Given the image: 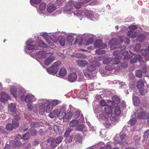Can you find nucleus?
Returning <instances> with one entry per match:
<instances>
[{
    "label": "nucleus",
    "mask_w": 149,
    "mask_h": 149,
    "mask_svg": "<svg viewBox=\"0 0 149 149\" xmlns=\"http://www.w3.org/2000/svg\"><path fill=\"white\" fill-rule=\"evenodd\" d=\"M78 124V122L76 120H72L70 122V127H73L76 126Z\"/></svg>",
    "instance_id": "45"
},
{
    "label": "nucleus",
    "mask_w": 149,
    "mask_h": 149,
    "mask_svg": "<svg viewBox=\"0 0 149 149\" xmlns=\"http://www.w3.org/2000/svg\"><path fill=\"white\" fill-rule=\"evenodd\" d=\"M127 138V136L125 134H123L120 135V139L121 140L120 141H117L118 142L122 145H127L128 144L127 142H125V139Z\"/></svg>",
    "instance_id": "10"
},
{
    "label": "nucleus",
    "mask_w": 149,
    "mask_h": 149,
    "mask_svg": "<svg viewBox=\"0 0 149 149\" xmlns=\"http://www.w3.org/2000/svg\"><path fill=\"white\" fill-rule=\"evenodd\" d=\"M1 97L0 98V101L5 103L7 102L8 99H9L10 96L6 93L3 92L1 93Z\"/></svg>",
    "instance_id": "7"
},
{
    "label": "nucleus",
    "mask_w": 149,
    "mask_h": 149,
    "mask_svg": "<svg viewBox=\"0 0 149 149\" xmlns=\"http://www.w3.org/2000/svg\"><path fill=\"white\" fill-rule=\"evenodd\" d=\"M16 106L15 104L11 103L8 106L9 110L10 112H15L16 111Z\"/></svg>",
    "instance_id": "25"
},
{
    "label": "nucleus",
    "mask_w": 149,
    "mask_h": 149,
    "mask_svg": "<svg viewBox=\"0 0 149 149\" xmlns=\"http://www.w3.org/2000/svg\"><path fill=\"white\" fill-rule=\"evenodd\" d=\"M22 139V137L21 135L19 134H18L15 138L16 141H18Z\"/></svg>",
    "instance_id": "63"
},
{
    "label": "nucleus",
    "mask_w": 149,
    "mask_h": 149,
    "mask_svg": "<svg viewBox=\"0 0 149 149\" xmlns=\"http://www.w3.org/2000/svg\"><path fill=\"white\" fill-rule=\"evenodd\" d=\"M104 124L107 128L109 127L111 125L110 123L108 120H106Z\"/></svg>",
    "instance_id": "61"
},
{
    "label": "nucleus",
    "mask_w": 149,
    "mask_h": 149,
    "mask_svg": "<svg viewBox=\"0 0 149 149\" xmlns=\"http://www.w3.org/2000/svg\"><path fill=\"white\" fill-rule=\"evenodd\" d=\"M104 113L108 114H111L112 113V107L111 106L107 105L104 108Z\"/></svg>",
    "instance_id": "18"
},
{
    "label": "nucleus",
    "mask_w": 149,
    "mask_h": 149,
    "mask_svg": "<svg viewBox=\"0 0 149 149\" xmlns=\"http://www.w3.org/2000/svg\"><path fill=\"white\" fill-rule=\"evenodd\" d=\"M84 13L87 16H90L93 14V12L88 10H85L84 11Z\"/></svg>",
    "instance_id": "36"
},
{
    "label": "nucleus",
    "mask_w": 149,
    "mask_h": 149,
    "mask_svg": "<svg viewBox=\"0 0 149 149\" xmlns=\"http://www.w3.org/2000/svg\"><path fill=\"white\" fill-rule=\"evenodd\" d=\"M33 97L32 95H28L26 96L25 98V101L26 102H28L32 100Z\"/></svg>",
    "instance_id": "42"
},
{
    "label": "nucleus",
    "mask_w": 149,
    "mask_h": 149,
    "mask_svg": "<svg viewBox=\"0 0 149 149\" xmlns=\"http://www.w3.org/2000/svg\"><path fill=\"white\" fill-rule=\"evenodd\" d=\"M46 4L45 3H42L40 5L39 10L41 11L44 10L45 8Z\"/></svg>",
    "instance_id": "54"
},
{
    "label": "nucleus",
    "mask_w": 149,
    "mask_h": 149,
    "mask_svg": "<svg viewBox=\"0 0 149 149\" xmlns=\"http://www.w3.org/2000/svg\"><path fill=\"white\" fill-rule=\"evenodd\" d=\"M93 63L94 64L93 65H94L95 67V68L96 67H99L100 65L99 62L96 60L94 61L93 62Z\"/></svg>",
    "instance_id": "58"
},
{
    "label": "nucleus",
    "mask_w": 149,
    "mask_h": 149,
    "mask_svg": "<svg viewBox=\"0 0 149 149\" xmlns=\"http://www.w3.org/2000/svg\"><path fill=\"white\" fill-rule=\"evenodd\" d=\"M127 36L130 37H136L137 36V34L136 33L130 31H128Z\"/></svg>",
    "instance_id": "33"
},
{
    "label": "nucleus",
    "mask_w": 149,
    "mask_h": 149,
    "mask_svg": "<svg viewBox=\"0 0 149 149\" xmlns=\"http://www.w3.org/2000/svg\"><path fill=\"white\" fill-rule=\"evenodd\" d=\"M134 49L136 51H138L141 48V45L140 44L137 43L133 46Z\"/></svg>",
    "instance_id": "49"
},
{
    "label": "nucleus",
    "mask_w": 149,
    "mask_h": 149,
    "mask_svg": "<svg viewBox=\"0 0 149 149\" xmlns=\"http://www.w3.org/2000/svg\"><path fill=\"white\" fill-rule=\"evenodd\" d=\"M27 48L29 50L35 49H36L37 46L33 45H27Z\"/></svg>",
    "instance_id": "50"
},
{
    "label": "nucleus",
    "mask_w": 149,
    "mask_h": 149,
    "mask_svg": "<svg viewBox=\"0 0 149 149\" xmlns=\"http://www.w3.org/2000/svg\"><path fill=\"white\" fill-rule=\"evenodd\" d=\"M114 113L117 116H119L121 113L120 108L118 106L116 107L114 110Z\"/></svg>",
    "instance_id": "41"
},
{
    "label": "nucleus",
    "mask_w": 149,
    "mask_h": 149,
    "mask_svg": "<svg viewBox=\"0 0 149 149\" xmlns=\"http://www.w3.org/2000/svg\"><path fill=\"white\" fill-rule=\"evenodd\" d=\"M113 55L116 56L114 58H119V60L122 57L121 51L120 50H118L114 51L113 53Z\"/></svg>",
    "instance_id": "24"
},
{
    "label": "nucleus",
    "mask_w": 149,
    "mask_h": 149,
    "mask_svg": "<svg viewBox=\"0 0 149 149\" xmlns=\"http://www.w3.org/2000/svg\"><path fill=\"white\" fill-rule=\"evenodd\" d=\"M45 104H42L39 106V112L40 114H42L45 111Z\"/></svg>",
    "instance_id": "29"
},
{
    "label": "nucleus",
    "mask_w": 149,
    "mask_h": 149,
    "mask_svg": "<svg viewBox=\"0 0 149 149\" xmlns=\"http://www.w3.org/2000/svg\"><path fill=\"white\" fill-rule=\"evenodd\" d=\"M45 40H46L47 42L49 43V47L53 49L55 47V45L53 44L52 43L49 42L48 41V40L49 38L51 40H53L54 42H57V40H54V39L55 38H44Z\"/></svg>",
    "instance_id": "17"
},
{
    "label": "nucleus",
    "mask_w": 149,
    "mask_h": 149,
    "mask_svg": "<svg viewBox=\"0 0 149 149\" xmlns=\"http://www.w3.org/2000/svg\"><path fill=\"white\" fill-rule=\"evenodd\" d=\"M51 54V52L46 53L44 51H39L36 53V55L40 58H44L47 57L49 55Z\"/></svg>",
    "instance_id": "9"
},
{
    "label": "nucleus",
    "mask_w": 149,
    "mask_h": 149,
    "mask_svg": "<svg viewBox=\"0 0 149 149\" xmlns=\"http://www.w3.org/2000/svg\"><path fill=\"white\" fill-rule=\"evenodd\" d=\"M77 79V75L74 72L70 73L68 76V80L70 82H73L76 80Z\"/></svg>",
    "instance_id": "11"
},
{
    "label": "nucleus",
    "mask_w": 149,
    "mask_h": 149,
    "mask_svg": "<svg viewBox=\"0 0 149 149\" xmlns=\"http://www.w3.org/2000/svg\"><path fill=\"white\" fill-rule=\"evenodd\" d=\"M61 62L58 61L54 62L52 65L56 68L58 69V70L59 69L60 65L61 64Z\"/></svg>",
    "instance_id": "37"
},
{
    "label": "nucleus",
    "mask_w": 149,
    "mask_h": 149,
    "mask_svg": "<svg viewBox=\"0 0 149 149\" xmlns=\"http://www.w3.org/2000/svg\"><path fill=\"white\" fill-rule=\"evenodd\" d=\"M84 126L82 124H80L76 127V130L80 131H82Z\"/></svg>",
    "instance_id": "47"
},
{
    "label": "nucleus",
    "mask_w": 149,
    "mask_h": 149,
    "mask_svg": "<svg viewBox=\"0 0 149 149\" xmlns=\"http://www.w3.org/2000/svg\"><path fill=\"white\" fill-rule=\"evenodd\" d=\"M125 43L128 45L130 43V40L128 38H113L109 42L111 49L119 48V50H124L126 48V46L121 47L120 43Z\"/></svg>",
    "instance_id": "1"
},
{
    "label": "nucleus",
    "mask_w": 149,
    "mask_h": 149,
    "mask_svg": "<svg viewBox=\"0 0 149 149\" xmlns=\"http://www.w3.org/2000/svg\"><path fill=\"white\" fill-rule=\"evenodd\" d=\"M114 69V66L113 65V63L107 64L105 67V69L109 71H111Z\"/></svg>",
    "instance_id": "31"
},
{
    "label": "nucleus",
    "mask_w": 149,
    "mask_h": 149,
    "mask_svg": "<svg viewBox=\"0 0 149 149\" xmlns=\"http://www.w3.org/2000/svg\"><path fill=\"white\" fill-rule=\"evenodd\" d=\"M41 36L43 37H50L49 33H43L41 34Z\"/></svg>",
    "instance_id": "60"
},
{
    "label": "nucleus",
    "mask_w": 149,
    "mask_h": 149,
    "mask_svg": "<svg viewBox=\"0 0 149 149\" xmlns=\"http://www.w3.org/2000/svg\"><path fill=\"white\" fill-rule=\"evenodd\" d=\"M136 119L135 118L130 119L129 121V123L131 125L133 126L136 123Z\"/></svg>",
    "instance_id": "57"
},
{
    "label": "nucleus",
    "mask_w": 149,
    "mask_h": 149,
    "mask_svg": "<svg viewBox=\"0 0 149 149\" xmlns=\"http://www.w3.org/2000/svg\"><path fill=\"white\" fill-rule=\"evenodd\" d=\"M36 44L37 46L47 47V45L42 40H37L36 42Z\"/></svg>",
    "instance_id": "26"
},
{
    "label": "nucleus",
    "mask_w": 149,
    "mask_h": 149,
    "mask_svg": "<svg viewBox=\"0 0 149 149\" xmlns=\"http://www.w3.org/2000/svg\"><path fill=\"white\" fill-rule=\"evenodd\" d=\"M85 38H77L74 42V44L78 43L79 45H88L92 43L93 41V38H88V39H85Z\"/></svg>",
    "instance_id": "2"
},
{
    "label": "nucleus",
    "mask_w": 149,
    "mask_h": 149,
    "mask_svg": "<svg viewBox=\"0 0 149 149\" xmlns=\"http://www.w3.org/2000/svg\"><path fill=\"white\" fill-rule=\"evenodd\" d=\"M92 35H90L89 34H84L83 35H77V34L74 33H70L68 35V37H93Z\"/></svg>",
    "instance_id": "8"
},
{
    "label": "nucleus",
    "mask_w": 149,
    "mask_h": 149,
    "mask_svg": "<svg viewBox=\"0 0 149 149\" xmlns=\"http://www.w3.org/2000/svg\"><path fill=\"white\" fill-rule=\"evenodd\" d=\"M14 128L13 125L10 123L8 124L6 127V129L9 131L12 130Z\"/></svg>",
    "instance_id": "52"
},
{
    "label": "nucleus",
    "mask_w": 149,
    "mask_h": 149,
    "mask_svg": "<svg viewBox=\"0 0 149 149\" xmlns=\"http://www.w3.org/2000/svg\"><path fill=\"white\" fill-rule=\"evenodd\" d=\"M10 91L11 94L14 96L15 98L17 97L16 92L17 90L16 89L14 88H12L10 89Z\"/></svg>",
    "instance_id": "40"
},
{
    "label": "nucleus",
    "mask_w": 149,
    "mask_h": 149,
    "mask_svg": "<svg viewBox=\"0 0 149 149\" xmlns=\"http://www.w3.org/2000/svg\"><path fill=\"white\" fill-rule=\"evenodd\" d=\"M17 95L21 100H22L24 97V92L22 90H19L18 92Z\"/></svg>",
    "instance_id": "30"
},
{
    "label": "nucleus",
    "mask_w": 149,
    "mask_h": 149,
    "mask_svg": "<svg viewBox=\"0 0 149 149\" xmlns=\"http://www.w3.org/2000/svg\"><path fill=\"white\" fill-rule=\"evenodd\" d=\"M121 56H124V60H127L130 58L131 56L130 55L128 54V52L127 51H124L123 52L121 53Z\"/></svg>",
    "instance_id": "28"
},
{
    "label": "nucleus",
    "mask_w": 149,
    "mask_h": 149,
    "mask_svg": "<svg viewBox=\"0 0 149 149\" xmlns=\"http://www.w3.org/2000/svg\"><path fill=\"white\" fill-rule=\"evenodd\" d=\"M144 86L143 81L141 80L138 81L136 84V87L139 90H141L143 89Z\"/></svg>",
    "instance_id": "23"
},
{
    "label": "nucleus",
    "mask_w": 149,
    "mask_h": 149,
    "mask_svg": "<svg viewBox=\"0 0 149 149\" xmlns=\"http://www.w3.org/2000/svg\"><path fill=\"white\" fill-rule=\"evenodd\" d=\"M94 46L96 48L104 49L107 47L106 44L102 43V41L101 40H96L94 42Z\"/></svg>",
    "instance_id": "6"
},
{
    "label": "nucleus",
    "mask_w": 149,
    "mask_h": 149,
    "mask_svg": "<svg viewBox=\"0 0 149 149\" xmlns=\"http://www.w3.org/2000/svg\"><path fill=\"white\" fill-rule=\"evenodd\" d=\"M142 72L139 70H136L135 72V75L136 76L141 78L142 77Z\"/></svg>",
    "instance_id": "48"
},
{
    "label": "nucleus",
    "mask_w": 149,
    "mask_h": 149,
    "mask_svg": "<svg viewBox=\"0 0 149 149\" xmlns=\"http://www.w3.org/2000/svg\"><path fill=\"white\" fill-rule=\"evenodd\" d=\"M50 103H48L46 106V108L45 109V111L47 113L49 112L52 109V108L50 107Z\"/></svg>",
    "instance_id": "44"
},
{
    "label": "nucleus",
    "mask_w": 149,
    "mask_h": 149,
    "mask_svg": "<svg viewBox=\"0 0 149 149\" xmlns=\"http://www.w3.org/2000/svg\"><path fill=\"white\" fill-rule=\"evenodd\" d=\"M78 81H82L84 80V78L83 73L80 71H79L78 72Z\"/></svg>",
    "instance_id": "39"
},
{
    "label": "nucleus",
    "mask_w": 149,
    "mask_h": 149,
    "mask_svg": "<svg viewBox=\"0 0 149 149\" xmlns=\"http://www.w3.org/2000/svg\"><path fill=\"white\" fill-rule=\"evenodd\" d=\"M53 53H51V54L47 56V58L45 61V64L46 65H49L51 64L55 59V56L53 55Z\"/></svg>",
    "instance_id": "5"
},
{
    "label": "nucleus",
    "mask_w": 149,
    "mask_h": 149,
    "mask_svg": "<svg viewBox=\"0 0 149 149\" xmlns=\"http://www.w3.org/2000/svg\"><path fill=\"white\" fill-rule=\"evenodd\" d=\"M77 65L80 67H84L88 64L87 61L85 60H78L76 61Z\"/></svg>",
    "instance_id": "12"
},
{
    "label": "nucleus",
    "mask_w": 149,
    "mask_h": 149,
    "mask_svg": "<svg viewBox=\"0 0 149 149\" xmlns=\"http://www.w3.org/2000/svg\"><path fill=\"white\" fill-rule=\"evenodd\" d=\"M104 57L102 56H101L99 57H95V59L96 60L99 62L103 59Z\"/></svg>",
    "instance_id": "64"
},
{
    "label": "nucleus",
    "mask_w": 149,
    "mask_h": 149,
    "mask_svg": "<svg viewBox=\"0 0 149 149\" xmlns=\"http://www.w3.org/2000/svg\"><path fill=\"white\" fill-rule=\"evenodd\" d=\"M74 3V1H70L68 3L67 6L66 8L65 9V10L66 11H71L73 9V7H74V5H72V3Z\"/></svg>",
    "instance_id": "20"
},
{
    "label": "nucleus",
    "mask_w": 149,
    "mask_h": 149,
    "mask_svg": "<svg viewBox=\"0 0 149 149\" xmlns=\"http://www.w3.org/2000/svg\"><path fill=\"white\" fill-rule=\"evenodd\" d=\"M116 58H112L111 57H109L103 60V62L104 64H108L113 63V59Z\"/></svg>",
    "instance_id": "19"
},
{
    "label": "nucleus",
    "mask_w": 149,
    "mask_h": 149,
    "mask_svg": "<svg viewBox=\"0 0 149 149\" xmlns=\"http://www.w3.org/2000/svg\"><path fill=\"white\" fill-rule=\"evenodd\" d=\"M30 132L31 133V136H35L37 134V132L36 130L35 129H33L31 130Z\"/></svg>",
    "instance_id": "62"
},
{
    "label": "nucleus",
    "mask_w": 149,
    "mask_h": 149,
    "mask_svg": "<svg viewBox=\"0 0 149 149\" xmlns=\"http://www.w3.org/2000/svg\"><path fill=\"white\" fill-rule=\"evenodd\" d=\"M58 42L60 45L62 46H64L65 44V38H59Z\"/></svg>",
    "instance_id": "38"
},
{
    "label": "nucleus",
    "mask_w": 149,
    "mask_h": 149,
    "mask_svg": "<svg viewBox=\"0 0 149 149\" xmlns=\"http://www.w3.org/2000/svg\"><path fill=\"white\" fill-rule=\"evenodd\" d=\"M72 131L69 128H68L66 130L65 132V136L66 137H67L68 136L69 134Z\"/></svg>",
    "instance_id": "55"
},
{
    "label": "nucleus",
    "mask_w": 149,
    "mask_h": 149,
    "mask_svg": "<svg viewBox=\"0 0 149 149\" xmlns=\"http://www.w3.org/2000/svg\"><path fill=\"white\" fill-rule=\"evenodd\" d=\"M56 9L55 6L53 3L49 4L47 8V10L49 13H52Z\"/></svg>",
    "instance_id": "21"
},
{
    "label": "nucleus",
    "mask_w": 149,
    "mask_h": 149,
    "mask_svg": "<svg viewBox=\"0 0 149 149\" xmlns=\"http://www.w3.org/2000/svg\"><path fill=\"white\" fill-rule=\"evenodd\" d=\"M113 65L114 66V68L116 71H118L120 70L121 68H126L127 66V63L121 64L120 63V60L119 58H116L113 59Z\"/></svg>",
    "instance_id": "3"
},
{
    "label": "nucleus",
    "mask_w": 149,
    "mask_h": 149,
    "mask_svg": "<svg viewBox=\"0 0 149 149\" xmlns=\"http://www.w3.org/2000/svg\"><path fill=\"white\" fill-rule=\"evenodd\" d=\"M113 103L115 104H118L120 101V99L116 95H115L112 97Z\"/></svg>",
    "instance_id": "27"
},
{
    "label": "nucleus",
    "mask_w": 149,
    "mask_h": 149,
    "mask_svg": "<svg viewBox=\"0 0 149 149\" xmlns=\"http://www.w3.org/2000/svg\"><path fill=\"white\" fill-rule=\"evenodd\" d=\"M148 115V114L144 111L143 109H142L141 111L138 113L137 114L138 117L140 119H145Z\"/></svg>",
    "instance_id": "13"
},
{
    "label": "nucleus",
    "mask_w": 149,
    "mask_h": 149,
    "mask_svg": "<svg viewBox=\"0 0 149 149\" xmlns=\"http://www.w3.org/2000/svg\"><path fill=\"white\" fill-rule=\"evenodd\" d=\"M30 137V134L28 132L24 134L22 137V139L25 140L29 139Z\"/></svg>",
    "instance_id": "53"
},
{
    "label": "nucleus",
    "mask_w": 149,
    "mask_h": 149,
    "mask_svg": "<svg viewBox=\"0 0 149 149\" xmlns=\"http://www.w3.org/2000/svg\"><path fill=\"white\" fill-rule=\"evenodd\" d=\"M47 72L49 74L56 73L58 72V69L56 68L52 65L50 68L47 69Z\"/></svg>",
    "instance_id": "14"
},
{
    "label": "nucleus",
    "mask_w": 149,
    "mask_h": 149,
    "mask_svg": "<svg viewBox=\"0 0 149 149\" xmlns=\"http://www.w3.org/2000/svg\"><path fill=\"white\" fill-rule=\"evenodd\" d=\"M15 118L13 119L12 120V124L14 128H17L19 125V122L18 120L20 119V117L18 116L15 117Z\"/></svg>",
    "instance_id": "16"
},
{
    "label": "nucleus",
    "mask_w": 149,
    "mask_h": 149,
    "mask_svg": "<svg viewBox=\"0 0 149 149\" xmlns=\"http://www.w3.org/2000/svg\"><path fill=\"white\" fill-rule=\"evenodd\" d=\"M99 149H111V146L109 144V143H108L106 146L103 147H100Z\"/></svg>",
    "instance_id": "56"
},
{
    "label": "nucleus",
    "mask_w": 149,
    "mask_h": 149,
    "mask_svg": "<svg viewBox=\"0 0 149 149\" xmlns=\"http://www.w3.org/2000/svg\"><path fill=\"white\" fill-rule=\"evenodd\" d=\"M42 2V0H30V2L31 4H38Z\"/></svg>",
    "instance_id": "51"
},
{
    "label": "nucleus",
    "mask_w": 149,
    "mask_h": 149,
    "mask_svg": "<svg viewBox=\"0 0 149 149\" xmlns=\"http://www.w3.org/2000/svg\"><path fill=\"white\" fill-rule=\"evenodd\" d=\"M133 102L134 105L136 106H138L139 103V98L136 96H134L133 99Z\"/></svg>",
    "instance_id": "34"
},
{
    "label": "nucleus",
    "mask_w": 149,
    "mask_h": 149,
    "mask_svg": "<svg viewBox=\"0 0 149 149\" xmlns=\"http://www.w3.org/2000/svg\"><path fill=\"white\" fill-rule=\"evenodd\" d=\"M66 73L67 71L64 68H61L59 71V74L61 76H65Z\"/></svg>",
    "instance_id": "35"
},
{
    "label": "nucleus",
    "mask_w": 149,
    "mask_h": 149,
    "mask_svg": "<svg viewBox=\"0 0 149 149\" xmlns=\"http://www.w3.org/2000/svg\"><path fill=\"white\" fill-rule=\"evenodd\" d=\"M72 3V4L74 5V7L76 8H79L81 6V4L79 2L74 1V3Z\"/></svg>",
    "instance_id": "46"
},
{
    "label": "nucleus",
    "mask_w": 149,
    "mask_h": 149,
    "mask_svg": "<svg viewBox=\"0 0 149 149\" xmlns=\"http://www.w3.org/2000/svg\"><path fill=\"white\" fill-rule=\"evenodd\" d=\"M63 139V137L60 136L56 138L55 139V141L56 144H59L61 142Z\"/></svg>",
    "instance_id": "43"
},
{
    "label": "nucleus",
    "mask_w": 149,
    "mask_h": 149,
    "mask_svg": "<svg viewBox=\"0 0 149 149\" xmlns=\"http://www.w3.org/2000/svg\"><path fill=\"white\" fill-rule=\"evenodd\" d=\"M143 56H148L149 55V46L146 47L142 53Z\"/></svg>",
    "instance_id": "32"
},
{
    "label": "nucleus",
    "mask_w": 149,
    "mask_h": 149,
    "mask_svg": "<svg viewBox=\"0 0 149 149\" xmlns=\"http://www.w3.org/2000/svg\"><path fill=\"white\" fill-rule=\"evenodd\" d=\"M95 70V67L93 65H88L87 67V71L84 72V74L87 78H90L92 76V72Z\"/></svg>",
    "instance_id": "4"
},
{
    "label": "nucleus",
    "mask_w": 149,
    "mask_h": 149,
    "mask_svg": "<svg viewBox=\"0 0 149 149\" xmlns=\"http://www.w3.org/2000/svg\"><path fill=\"white\" fill-rule=\"evenodd\" d=\"M50 103L53 106H56L58 104V101L57 100H54Z\"/></svg>",
    "instance_id": "59"
},
{
    "label": "nucleus",
    "mask_w": 149,
    "mask_h": 149,
    "mask_svg": "<svg viewBox=\"0 0 149 149\" xmlns=\"http://www.w3.org/2000/svg\"><path fill=\"white\" fill-rule=\"evenodd\" d=\"M54 141V139L53 138H50L47 141V143H50L52 147L53 148H55L56 146Z\"/></svg>",
    "instance_id": "22"
},
{
    "label": "nucleus",
    "mask_w": 149,
    "mask_h": 149,
    "mask_svg": "<svg viewBox=\"0 0 149 149\" xmlns=\"http://www.w3.org/2000/svg\"><path fill=\"white\" fill-rule=\"evenodd\" d=\"M61 114V113L59 112L58 110H55L50 113L49 115V116L51 118H52L58 116Z\"/></svg>",
    "instance_id": "15"
}]
</instances>
